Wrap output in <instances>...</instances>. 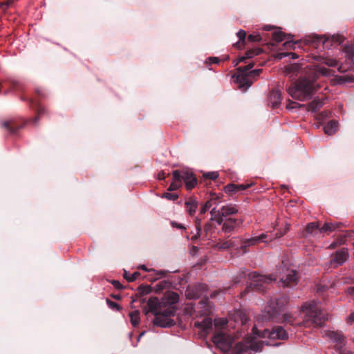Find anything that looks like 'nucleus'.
<instances>
[{"label":"nucleus","mask_w":354,"mask_h":354,"mask_svg":"<svg viewBox=\"0 0 354 354\" xmlns=\"http://www.w3.org/2000/svg\"><path fill=\"white\" fill-rule=\"evenodd\" d=\"M343 53L345 57V63L339 65L338 62L333 58L314 55L313 59L317 62V64H312L309 68L308 77H300L297 82L293 83L288 89V94L293 98L304 101L311 98L314 92L319 87L316 83L317 79L320 76H334L335 71L326 68L337 67L339 73H345L354 68V46L346 45L343 48Z\"/></svg>","instance_id":"1"},{"label":"nucleus","mask_w":354,"mask_h":354,"mask_svg":"<svg viewBox=\"0 0 354 354\" xmlns=\"http://www.w3.org/2000/svg\"><path fill=\"white\" fill-rule=\"evenodd\" d=\"M301 309L305 313V318L302 322L297 321L289 313L283 315V322L292 326L303 325L306 327H320L327 319V314L320 308L319 303L314 300L304 303Z\"/></svg>","instance_id":"2"},{"label":"nucleus","mask_w":354,"mask_h":354,"mask_svg":"<svg viewBox=\"0 0 354 354\" xmlns=\"http://www.w3.org/2000/svg\"><path fill=\"white\" fill-rule=\"evenodd\" d=\"M36 94L37 96L35 97L28 100L30 106L37 112V116L35 118L30 119L26 122L23 121L21 124H18L15 120H7L1 123L2 127L8 130L10 134L16 133L19 129L22 128L27 123L30 122L36 124L39 117L44 113L45 109L40 104L39 100L38 99L45 97L44 91L42 89L38 88L36 90Z\"/></svg>","instance_id":"3"},{"label":"nucleus","mask_w":354,"mask_h":354,"mask_svg":"<svg viewBox=\"0 0 354 354\" xmlns=\"http://www.w3.org/2000/svg\"><path fill=\"white\" fill-rule=\"evenodd\" d=\"M254 66L253 62H250L244 66H239L236 68L237 74L232 76L235 83L239 84V89L244 91L251 86L253 82L257 80L262 72V69L258 68L252 70Z\"/></svg>","instance_id":"4"},{"label":"nucleus","mask_w":354,"mask_h":354,"mask_svg":"<svg viewBox=\"0 0 354 354\" xmlns=\"http://www.w3.org/2000/svg\"><path fill=\"white\" fill-rule=\"evenodd\" d=\"M289 302V297L281 296L274 299H270L263 311V319L266 321H271L276 318Z\"/></svg>","instance_id":"5"},{"label":"nucleus","mask_w":354,"mask_h":354,"mask_svg":"<svg viewBox=\"0 0 354 354\" xmlns=\"http://www.w3.org/2000/svg\"><path fill=\"white\" fill-rule=\"evenodd\" d=\"M244 275H248L249 279H250L253 283H252L249 286L246 287L244 291L241 293V297L243 298L244 296L252 290H258V291H264L266 286L268 282H271L272 281H275L276 279H272L271 276L267 277L259 274L257 272H249L248 270L246 272H243Z\"/></svg>","instance_id":"6"},{"label":"nucleus","mask_w":354,"mask_h":354,"mask_svg":"<svg viewBox=\"0 0 354 354\" xmlns=\"http://www.w3.org/2000/svg\"><path fill=\"white\" fill-rule=\"evenodd\" d=\"M174 315V310L172 308L163 309L155 313L153 324L154 326L161 328H170L175 325V321L171 318Z\"/></svg>","instance_id":"7"},{"label":"nucleus","mask_w":354,"mask_h":354,"mask_svg":"<svg viewBox=\"0 0 354 354\" xmlns=\"http://www.w3.org/2000/svg\"><path fill=\"white\" fill-rule=\"evenodd\" d=\"M212 342L216 346L220 348L225 354H232L234 347H232L234 339L230 335L224 333H218L213 335Z\"/></svg>","instance_id":"8"},{"label":"nucleus","mask_w":354,"mask_h":354,"mask_svg":"<svg viewBox=\"0 0 354 354\" xmlns=\"http://www.w3.org/2000/svg\"><path fill=\"white\" fill-rule=\"evenodd\" d=\"M238 212V207L233 204L223 205L219 210H216L214 207L210 211L211 219L215 221L218 225H221L222 222H223V217L234 215Z\"/></svg>","instance_id":"9"},{"label":"nucleus","mask_w":354,"mask_h":354,"mask_svg":"<svg viewBox=\"0 0 354 354\" xmlns=\"http://www.w3.org/2000/svg\"><path fill=\"white\" fill-rule=\"evenodd\" d=\"M252 333L262 337H268L270 339H277L285 340L288 339V335L286 330L282 326H276L270 331L268 329L264 330L261 334H259L257 327L254 326L252 328Z\"/></svg>","instance_id":"10"},{"label":"nucleus","mask_w":354,"mask_h":354,"mask_svg":"<svg viewBox=\"0 0 354 354\" xmlns=\"http://www.w3.org/2000/svg\"><path fill=\"white\" fill-rule=\"evenodd\" d=\"M268 234L262 233L259 236H252L248 239H243L241 241L240 248L243 251V252H248V248L250 246L257 245L261 243H267L268 241Z\"/></svg>","instance_id":"11"},{"label":"nucleus","mask_w":354,"mask_h":354,"mask_svg":"<svg viewBox=\"0 0 354 354\" xmlns=\"http://www.w3.org/2000/svg\"><path fill=\"white\" fill-rule=\"evenodd\" d=\"M179 301V296L175 292H167L161 298L163 309L172 308L176 313V305Z\"/></svg>","instance_id":"12"},{"label":"nucleus","mask_w":354,"mask_h":354,"mask_svg":"<svg viewBox=\"0 0 354 354\" xmlns=\"http://www.w3.org/2000/svg\"><path fill=\"white\" fill-rule=\"evenodd\" d=\"M180 180L185 185L187 190L192 189L197 183V179L192 172L186 170H179Z\"/></svg>","instance_id":"13"},{"label":"nucleus","mask_w":354,"mask_h":354,"mask_svg":"<svg viewBox=\"0 0 354 354\" xmlns=\"http://www.w3.org/2000/svg\"><path fill=\"white\" fill-rule=\"evenodd\" d=\"M243 223V220L242 218H223V222H222V232L227 234L231 233L234 232L236 228L239 227Z\"/></svg>","instance_id":"14"},{"label":"nucleus","mask_w":354,"mask_h":354,"mask_svg":"<svg viewBox=\"0 0 354 354\" xmlns=\"http://www.w3.org/2000/svg\"><path fill=\"white\" fill-rule=\"evenodd\" d=\"M298 281V273L294 270H288L286 277H281L279 283L284 287L292 288L297 285Z\"/></svg>","instance_id":"15"},{"label":"nucleus","mask_w":354,"mask_h":354,"mask_svg":"<svg viewBox=\"0 0 354 354\" xmlns=\"http://www.w3.org/2000/svg\"><path fill=\"white\" fill-rule=\"evenodd\" d=\"M4 91V94H7L8 92L12 91H17L21 89V83L12 79H6L0 82V93H1L2 88H6Z\"/></svg>","instance_id":"16"},{"label":"nucleus","mask_w":354,"mask_h":354,"mask_svg":"<svg viewBox=\"0 0 354 354\" xmlns=\"http://www.w3.org/2000/svg\"><path fill=\"white\" fill-rule=\"evenodd\" d=\"M253 183H243V184H234L230 183L225 187V192L227 194H234L238 192H243L250 187H252Z\"/></svg>","instance_id":"17"},{"label":"nucleus","mask_w":354,"mask_h":354,"mask_svg":"<svg viewBox=\"0 0 354 354\" xmlns=\"http://www.w3.org/2000/svg\"><path fill=\"white\" fill-rule=\"evenodd\" d=\"M281 99V93L278 88H273L270 91L268 100V104L273 109L277 108L280 105Z\"/></svg>","instance_id":"18"},{"label":"nucleus","mask_w":354,"mask_h":354,"mask_svg":"<svg viewBox=\"0 0 354 354\" xmlns=\"http://www.w3.org/2000/svg\"><path fill=\"white\" fill-rule=\"evenodd\" d=\"M148 310L146 311V314L149 312L155 315L156 313H158L163 310L161 299L159 300L156 297H151L147 301Z\"/></svg>","instance_id":"19"},{"label":"nucleus","mask_w":354,"mask_h":354,"mask_svg":"<svg viewBox=\"0 0 354 354\" xmlns=\"http://www.w3.org/2000/svg\"><path fill=\"white\" fill-rule=\"evenodd\" d=\"M326 336L334 343L337 346L342 348L344 346V337L341 332L328 330L326 333Z\"/></svg>","instance_id":"20"},{"label":"nucleus","mask_w":354,"mask_h":354,"mask_svg":"<svg viewBox=\"0 0 354 354\" xmlns=\"http://www.w3.org/2000/svg\"><path fill=\"white\" fill-rule=\"evenodd\" d=\"M194 326L201 329L204 333H208L212 328V319L205 317L201 322H195Z\"/></svg>","instance_id":"21"},{"label":"nucleus","mask_w":354,"mask_h":354,"mask_svg":"<svg viewBox=\"0 0 354 354\" xmlns=\"http://www.w3.org/2000/svg\"><path fill=\"white\" fill-rule=\"evenodd\" d=\"M319 235V223L312 222L306 225L304 230V236Z\"/></svg>","instance_id":"22"},{"label":"nucleus","mask_w":354,"mask_h":354,"mask_svg":"<svg viewBox=\"0 0 354 354\" xmlns=\"http://www.w3.org/2000/svg\"><path fill=\"white\" fill-rule=\"evenodd\" d=\"M348 256V254L347 250L345 249H342L335 252L331 261L334 262L338 266H341L346 262Z\"/></svg>","instance_id":"23"},{"label":"nucleus","mask_w":354,"mask_h":354,"mask_svg":"<svg viewBox=\"0 0 354 354\" xmlns=\"http://www.w3.org/2000/svg\"><path fill=\"white\" fill-rule=\"evenodd\" d=\"M172 175L173 180L167 189V190L169 192L176 191L182 186L181 182L179 178V170H174L172 173Z\"/></svg>","instance_id":"24"},{"label":"nucleus","mask_w":354,"mask_h":354,"mask_svg":"<svg viewBox=\"0 0 354 354\" xmlns=\"http://www.w3.org/2000/svg\"><path fill=\"white\" fill-rule=\"evenodd\" d=\"M185 206L187 213L190 216H194L198 209V202L193 198H189L185 203Z\"/></svg>","instance_id":"25"},{"label":"nucleus","mask_w":354,"mask_h":354,"mask_svg":"<svg viewBox=\"0 0 354 354\" xmlns=\"http://www.w3.org/2000/svg\"><path fill=\"white\" fill-rule=\"evenodd\" d=\"M324 104L323 99L315 98L308 104V111L317 112L323 106Z\"/></svg>","instance_id":"26"},{"label":"nucleus","mask_w":354,"mask_h":354,"mask_svg":"<svg viewBox=\"0 0 354 354\" xmlns=\"http://www.w3.org/2000/svg\"><path fill=\"white\" fill-rule=\"evenodd\" d=\"M261 51L262 50L260 48L248 50L245 53V55L241 56L239 58L238 62H245V59L252 58L254 56L259 55L261 53Z\"/></svg>","instance_id":"27"},{"label":"nucleus","mask_w":354,"mask_h":354,"mask_svg":"<svg viewBox=\"0 0 354 354\" xmlns=\"http://www.w3.org/2000/svg\"><path fill=\"white\" fill-rule=\"evenodd\" d=\"M338 122L335 120L329 121L324 127V133L328 136L333 135L337 129Z\"/></svg>","instance_id":"28"},{"label":"nucleus","mask_w":354,"mask_h":354,"mask_svg":"<svg viewBox=\"0 0 354 354\" xmlns=\"http://www.w3.org/2000/svg\"><path fill=\"white\" fill-rule=\"evenodd\" d=\"M339 224H333L331 223H326L322 227L319 226V235H323L326 232H329L335 230L338 227Z\"/></svg>","instance_id":"29"},{"label":"nucleus","mask_w":354,"mask_h":354,"mask_svg":"<svg viewBox=\"0 0 354 354\" xmlns=\"http://www.w3.org/2000/svg\"><path fill=\"white\" fill-rule=\"evenodd\" d=\"M129 315L132 326L133 327H136L140 322V311L138 310H135L132 312H130Z\"/></svg>","instance_id":"30"},{"label":"nucleus","mask_w":354,"mask_h":354,"mask_svg":"<svg viewBox=\"0 0 354 354\" xmlns=\"http://www.w3.org/2000/svg\"><path fill=\"white\" fill-rule=\"evenodd\" d=\"M194 223H195L196 233L195 235H194L192 237V240L197 239L202 234L201 220L200 218H198V217H196L194 219Z\"/></svg>","instance_id":"31"},{"label":"nucleus","mask_w":354,"mask_h":354,"mask_svg":"<svg viewBox=\"0 0 354 354\" xmlns=\"http://www.w3.org/2000/svg\"><path fill=\"white\" fill-rule=\"evenodd\" d=\"M140 275V274L138 272H135L133 274H131L129 272L124 270L123 277L129 282H132L136 281Z\"/></svg>","instance_id":"32"},{"label":"nucleus","mask_w":354,"mask_h":354,"mask_svg":"<svg viewBox=\"0 0 354 354\" xmlns=\"http://www.w3.org/2000/svg\"><path fill=\"white\" fill-rule=\"evenodd\" d=\"M216 199H210L205 203V204L201 208L200 213L201 214H205L207 211H208L214 204L216 203Z\"/></svg>","instance_id":"33"},{"label":"nucleus","mask_w":354,"mask_h":354,"mask_svg":"<svg viewBox=\"0 0 354 354\" xmlns=\"http://www.w3.org/2000/svg\"><path fill=\"white\" fill-rule=\"evenodd\" d=\"M232 245H233V243H232V241L231 240L220 241H218L217 243L216 246L219 249L225 250V249H229L231 247H232Z\"/></svg>","instance_id":"34"},{"label":"nucleus","mask_w":354,"mask_h":354,"mask_svg":"<svg viewBox=\"0 0 354 354\" xmlns=\"http://www.w3.org/2000/svg\"><path fill=\"white\" fill-rule=\"evenodd\" d=\"M214 230L213 225L209 222H207L204 225V233L205 236L207 239H209L212 236V232Z\"/></svg>","instance_id":"35"},{"label":"nucleus","mask_w":354,"mask_h":354,"mask_svg":"<svg viewBox=\"0 0 354 354\" xmlns=\"http://www.w3.org/2000/svg\"><path fill=\"white\" fill-rule=\"evenodd\" d=\"M285 39V34L281 31H275L272 33V40L276 42H281Z\"/></svg>","instance_id":"36"},{"label":"nucleus","mask_w":354,"mask_h":354,"mask_svg":"<svg viewBox=\"0 0 354 354\" xmlns=\"http://www.w3.org/2000/svg\"><path fill=\"white\" fill-rule=\"evenodd\" d=\"M161 198H166L169 201H175L178 198V194L176 193L165 192L162 194Z\"/></svg>","instance_id":"37"},{"label":"nucleus","mask_w":354,"mask_h":354,"mask_svg":"<svg viewBox=\"0 0 354 354\" xmlns=\"http://www.w3.org/2000/svg\"><path fill=\"white\" fill-rule=\"evenodd\" d=\"M203 177L205 179H209V180H215L218 177V173L217 171L207 172V173H205L203 174Z\"/></svg>","instance_id":"38"},{"label":"nucleus","mask_w":354,"mask_h":354,"mask_svg":"<svg viewBox=\"0 0 354 354\" xmlns=\"http://www.w3.org/2000/svg\"><path fill=\"white\" fill-rule=\"evenodd\" d=\"M106 304H107L108 306L113 310L118 311L121 309V307L120 306V305L118 304L111 301L109 299H106Z\"/></svg>","instance_id":"39"},{"label":"nucleus","mask_w":354,"mask_h":354,"mask_svg":"<svg viewBox=\"0 0 354 354\" xmlns=\"http://www.w3.org/2000/svg\"><path fill=\"white\" fill-rule=\"evenodd\" d=\"M138 290L141 295H147L151 291L150 286H140Z\"/></svg>","instance_id":"40"},{"label":"nucleus","mask_w":354,"mask_h":354,"mask_svg":"<svg viewBox=\"0 0 354 354\" xmlns=\"http://www.w3.org/2000/svg\"><path fill=\"white\" fill-rule=\"evenodd\" d=\"M248 40L252 42L260 41L261 37L259 34H250L248 36Z\"/></svg>","instance_id":"41"},{"label":"nucleus","mask_w":354,"mask_h":354,"mask_svg":"<svg viewBox=\"0 0 354 354\" xmlns=\"http://www.w3.org/2000/svg\"><path fill=\"white\" fill-rule=\"evenodd\" d=\"M236 36L238 37V38L239 39V42H242V43L245 42V39L246 37V32L245 30H239L236 33Z\"/></svg>","instance_id":"42"},{"label":"nucleus","mask_w":354,"mask_h":354,"mask_svg":"<svg viewBox=\"0 0 354 354\" xmlns=\"http://www.w3.org/2000/svg\"><path fill=\"white\" fill-rule=\"evenodd\" d=\"M329 114L327 111H323L317 115V119L320 121H324L328 118Z\"/></svg>","instance_id":"43"},{"label":"nucleus","mask_w":354,"mask_h":354,"mask_svg":"<svg viewBox=\"0 0 354 354\" xmlns=\"http://www.w3.org/2000/svg\"><path fill=\"white\" fill-rule=\"evenodd\" d=\"M165 275V272L164 271H159L158 272H156V276L154 277H150L149 278V279L150 281H156L158 280V279H160V277H164Z\"/></svg>","instance_id":"44"},{"label":"nucleus","mask_w":354,"mask_h":354,"mask_svg":"<svg viewBox=\"0 0 354 354\" xmlns=\"http://www.w3.org/2000/svg\"><path fill=\"white\" fill-rule=\"evenodd\" d=\"M322 41V38L318 36H313L312 38V45L315 47L317 46Z\"/></svg>","instance_id":"45"},{"label":"nucleus","mask_w":354,"mask_h":354,"mask_svg":"<svg viewBox=\"0 0 354 354\" xmlns=\"http://www.w3.org/2000/svg\"><path fill=\"white\" fill-rule=\"evenodd\" d=\"M171 225L173 227L180 229V230H185V227L180 223H178L176 221H171Z\"/></svg>","instance_id":"46"},{"label":"nucleus","mask_w":354,"mask_h":354,"mask_svg":"<svg viewBox=\"0 0 354 354\" xmlns=\"http://www.w3.org/2000/svg\"><path fill=\"white\" fill-rule=\"evenodd\" d=\"M111 283L113 284V286L117 288V289H119V290H121L123 288V286L120 283L119 281H117V280H113Z\"/></svg>","instance_id":"47"},{"label":"nucleus","mask_w":354,"mask_h":354,"mask_svg":"<svg viewBox=\"0 0 354 354\" xmlns=\"http://www.w3.org/2000/svg\"><path fill=\"white\" fill-rule=\"evenodd\" d=\"M12 1H7L6 2H3L1 3V8L3 9V10H5V9H7L8 8L10 7V6L12 4Z\"/></svg>","instance_id":"48"},{"label":"nucleus","mask_w":354,"mask_h":354,"mask_svg":"<svg viewBox=\"0 0 354 354\" xmlns=\"http://www.w3.org/2000/svg\"><path fill=\"white\" fill-rule=\"evenodd\" d=\"M208 59L210 64H218L219 62V59L216 57H210Z\"/></svg>","instance_id":"49"},{"label":"nucleus","mask_w":354,"mask_h":354,"mask_svg":"<svg viewBox=\"0 0 354 354\" xmlns=\"http://www.w3.org/2000/svg\"><path fill=\"white\" fill-rule=\"evenodd\" d=\"M165 178H166V174H165V173L163 171H160L158 174V178L159 180H164V179H165Z\"/></svg>","instance_id":"50"},{"label":"nucleus","mask_w":354,"mask_h":354,"mask_svg":"<svg viewBox=\"0 0 354 354\" xmlns=\"http://www.w3.org/2000/svg\"><path fill=\"white\" fill-rule=\"evenodd\" d=\"M284 56H289L291 59H296L298 57V55L296 53H290L288 54H284Z\"/></svg>","instance_id":"51"},{"label":"nucleus","mask_w":354,"mask_h":354,"mask_svg":"<svg viewBox=\"0 0 354 354\" xmlns=\"http://www.w3.org/2000/svg\"><path fill=\"white\" fill-rule=\"evenodd\" d=\"M186 295H187V296L188 297H189V298H192V299H194V298H196V297H198V296H199L198 294H194L193 295H191V294H190V292H189V290H187L186 291Z\"/></svg>","instance_id":"52"},{"label":"nucleus","mask_w":354,"mask_h":354,"mask_svg":"<svg viewBox=\"0 0 354 354\" xmlns=\"http://www.w3.org/2000/svg\"><path fill=\"white\" fill-rule=\"evenodd\" d=\"M348 322H349L351 324L354 322V312L351 313L349 315L348 318Z\"/></svg>","instance_id":"53"},{"label":"nucleus","mask_w":354,"mask_h":354,"mask_svg":"<svg viewBox=\"0 0 354 354\" xmlns=\"http://www.w3.org/2000/svg\"><path fill=\"white\" fill-rule=\"evenodd\" d=\"M298 104L296 103V102H290L288 105H287V109H294L296 107V106L295 105H297Z\"/></svg>","instance_id":"54"},{"label":"nucleus","mask_w":354,"mask_h":354,"mask_svg":"<svg viewBox=\"0 0 354 354\" xmlns=\"http://www.w3.org/2000/svg\"><path fill=\"white\" fill-rule=\"evenodd\" d=\"M339 354H354V353L351 351H347L346 349H344V350H341L339 351Z\"/></svg>","instance_id":"55"},{"label":"nucleus","mask_w":354,"mask_h":354,"mask_svg":"<svg viewBox=\"0 0 354 354\" xmlns=\"http://www.w3.org/2000/svg\"><path fill=\"white\" fill-rule=\"evenodd\" d=\"M345 79V82H354V77H344Z\"/></svg>","instance_id":"56"},{"label":"nucleus","mask_w":354,"mask_h":354,"mask_svg":"<svg viewBox=\"0 0 354 354\" xmlns=\"http://www.w3.org/2000/svg\"><path fill=\"white\" fill-rule=\"evenodd\" d=\"M347 292L349 294V295H354V286H352V287H349L348 289H347Z\"/></svg>","instance_id":"57"},{"label":"nucleus","mask_w":354,"mask_h":354,"mask_svg":"<svg viewBox=\"0 0 354 354\" xmlns=\"http://www.w3.org/2000/svg\"><path fill=\"white\" fill-rule=\"evenodd\" d=\"M209 313V310L205 307V308L203 310L202 315H207Z\"/></svg>","instance_id":"58"},{"label":"nucleus","mask_w":354,"mask_h":354,"mask_svg":"<svg viewBox=\"0 0 354 354\" xmlns=\"http://www.w3.org/2000/svg\"><path fill=\"white\" fill-rule=\"evenodd\" d=\"M293 71H298L299 68V66L298 64H294L291 66Z\"/></svg>","instance_id":"59"},{"label":"nucleus","mask_w":354,"mask_h":354,"mask_svg":"<svg viewBox=\"0 0 354 354\" xmlns=\"http://www.w3.org/2000/svg\"><path fill=\"white\" fill-rule=\"evenodd\" d=\"M139 268L143 270H145V271H149L147 268L146 267V266L145 265H142L139 267Z\"/></svg>","instance_id":"60"},{"label":"nucleus","mask_w":354,"mask_h":354,"mask_svg":"<svg viewBox=\"0 0 354 354\" xmlns=\"http://www.w3.org/2000/svg\"><path fill=\"white\" fill-rule=\"evenodd\" d=\"M272 28V27L270 26H266L263 29L265 30H270V29Z\"/></svg>","instance_id":"61"},{"label":"nucleus","mask_w":354,"mask_h":354,"mask_svg":"<svg viewBox=\"0 0 354 354\" xmlns=\"http://www.w3.org/2000/svg\"><path fill=\"white\" fill-rule=\"evenodd\" d=\"M145 331L142 332L140 335H139V339L145 334Z\"/></svg>","instance_id":"62"},{"label":"nucleus","mask_w":354,"mask_h":354,"mask_svg":"<svg viewBox=\"0 0 354 354\" xmlns=\"http://www.w3.org/2000/svg\"><path fill=\"white\" fill-rule=\"evenodd\" d=\"M288 44L289 46L294 45L295 44H290V42L286 43L285 45Z\"/></svg>","instance_id":"63"},{"label":"nucleus","mask_w":354,"mask_h":354,"mask_svg":"<svg viewBox=\"0 0 354 354\" xmlns=\"http://www.w3.org/2000/svg\"><path fill=\"white\" fill-rule=\"evenodd\" d=\"M157 286L158 287V289H161L162 288V286L158 285Z\"/></svg>","instance_id":"64"}]
</instances>
